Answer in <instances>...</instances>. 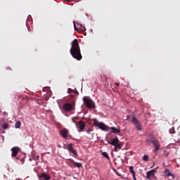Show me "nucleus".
Wrapping results in <instances>:
<instances>
[{"label": "nucleus", "instance_id": "c85d7f7f", "mask_svg": "<svg viewBox=\"0 0 180 180\" xmlns=\"http://www.w3.org/2000/svg\"><path fill=\"white\" fill-rule=\"evenodd\" d=\"M65 1L66 2H71V0H63Z\"/></svg>", "mask_w": 180, "mask_h": 180}, {"label": "nucleus", "instance_id": "a878e982", "mask_svg": "<svg viewBox=\"0 0 180 180\" xmlns=\"http://www.w3.org/2000/svg\"><path fill=\"white\" fill-rule=\"evenodd\" d=\"M20 161L21 164H24L25 163V159L24 158L20 159Z\"/></svg>", "mask_w": 180, "mask_h": 180}, {"label": "nucleus", "instance_id": "f3484780", "mask_svg": "<svg viewBox=\"0 0 180 180\" xmlns=\"http://www.w3.org/2000/svg\"><path fill=\"white\" fill-rule=\"evenodd\" d=\"M121 149H122V144L117 143V145H115L114 151L117 153V151H119V150H121Z\"/></svg>", "mask_w": 180, "mask_h": 180}, {"label": "nucleus", "instance_id": "a211bd4d", "mask_svg": "<svg viewBox=\"0 0 180 180\" xmlns=\"http://www.w3.org/2000/svg\"><path fill=\"white\" fill-rule=\"evenodd\" d=\"M165 175H167V176H172L174 178L173 174L169 172V169H165Z\"/></svg>", "mask_w": 180, "mask_h": 180}, {"label": "nucleus", "instance_id": "9d476101", "mask_svg": "<svg viewBox=\"0 0 180 180\" xmlns=\"http://www.w3.org/2000/svg\"><path fill=\"white\" fill-rule=\"evenodd\" d=\"M11 157H16L18 155V153H19V148L18 147H13L11 148Z\"/></svg>", "mask_w": 180, "mask_h": 180}, {"label": "nucleus", "instance_id": "393cba45", "mask_svg": "<svg viewBox=\"0 0 180 180\" xmlns=\"http://www.w3.org/2000/svg\"><path fill=\"white\" fill-rule=\"evenodd\" d=\"M72 92H74V91L72 89H68V93H69V94H72Z\"/></svg>", "mask_w": 180, "mask_h": 180}, {"label": "nucleus", "instance_id": "4468645a", "mask_svg": "<svg viewBox=\"0 0 180 180\" xmlns=\"http://www.w3.org/2000/svg\"><path fill=\"white\" fill-rule=\"evenodd\" d=\"M69 161L72 162V164H74V165H75V167H77V168H81L82 167V163L77 162L74 161V160H72V159H69Z\"/></svg>", "mask_w": 180, "mask_h": 180}, {"label": "nucleus", "instance_id": "2f4dec72", "mask_svg": "<svg viewBox=\"0 0 180 180\" xmlns=\"http://www.w3.org/2000/svg\"><path fill=\"white\" fill-rule=\"evenodd\" d=\"M73 122L75 123V124H76V126H77V122H75V121H74V120H73Z\"/></svg>", "mask_w": 180, "mask_h": 180}, {"label": "nucleus", "instance_id": "473e14b6", "mask_svg": "<svg viewBox=\"0 0 180 180\" xmlns=\"http://www.w3.org/2000/svg\"><path fill=\"white\" fill-rule=\"evenodd\" d=\"M17 158V160H19V158Z\"/></svg>", "mask_w": 180, "mask_h": 180}, {"label": "nucleus", "instance_id": "cd10ccee", "mask_svg": "<svg viewBox=\"0 0 180 180\" xmlns=\"http://www.w3.org/2000/svg\"><path fill=\"white\" fill-rule=\"evenodd\" d=\"M132 176L134 180H137V179L136 178V174H132Z\"/></svg>", "mask_w": 180, "mask_h": 180}, {"label": "nucleus", "instance_id": "bb28decb", "mask_svg": "<svg viewBox=\"0 0 180 180\" xmlns=\"http://www.w3.org/2000/svg\"><path fill=\"white\" fill-rule=\"evenodd\" d=\"M91 131H94V129L90 128L87 130V133H91Z\"/></svg>", "mask_w": 180, "mask_h": 180}, {"label": "nucleus", "instance_id": "423d86ee", "mask_svg": "<svg viewBox=\"0 0 180 180\" xmlns=\"http://www.w3.org/2000/svg\"><path fill=\"white\" fill-rule=\"evenodd\" d=\"M39 180H51V177L47 173L44 172L41 173L39 176H38Z\"/></svg>", "mask_w": 180, "mask_h": 180}, {"label": "nucleus", "instance_id": "ddd939ff", "mask_svg": "<svg viewBox=\"0 0 180 180\" xmlns=\"http://www.w3.org/2000/svg\"><path fill=\"white\" fill-rule=\"evenodd\" d=\"M79 129L80 131H84V129H85V122L81 120L79 122Z\"/></svg>", "mask_w": 180, "mask_h": 180}, {"label": "nucleus", "instance_id": "0eeeda50", "mask_svg": "<svg viewBox=\"0 0 180 180\" xmlns=\"http://www.w3.org/2000/svg\"><path fill=\"white\" fill-rule=\"evenodd\" d=\"M68 129L64 128L62 130L60 131V135L61 136V137H63V139H65L67 140V137H68Z\"/></svg>", "mask_w": 180, "mask_h": 180}, {"label": "nucleus", "instance_id": "1a4fd4ad", "mask_svg": "<svg viewBox=\"0 0 180 180\" xmlns=\"http://www.w3.org/2000/svg\"><path fill=\"white\" fill-rule=\"evenodd\" d=\"M68 150L70 153H72V154H74V155H76V156L78 155V153H77V151L74 150V148H72V143H69L68 145Z\"/></svg>", "mask_w": 180, "mask_h": 180}, {"label": "nucleus", "instance_id": "f257e3e1", "mask_svg": "<svg viewBox=\"0 0 180 180\" xmlns=\"http://www.w3.org/2000/svg\"><path fill=\"white\" fill-rule=\"evenodd\" d=\"M71 44L70 54L72 57L77 60V61H81V60H82V54H81V48L79 47L78 39H74Z\"/></svg>", "mask_w": 180, "mask_h": 180}, {"label": "nucleus", "instance_id": "f03ea898", "mask_svg": "<svg viewBox=\"0 0 180 180\" xmlns=\"http://www.w3.org/2000/svg\"><path fill=\"white\" fill-rule=\"evenodd\" d=\"M127 120H129V122H132L133 124H134L136 130L141 131V124H140V122L137 118H136L133 115H127Z\"/></svg>", "mask_w": 180, "mask_h": 180}, {"label": "nucleus", "instance_id": "f8f14e48", "mask_svg": "<svg viewBox=\"0 0 180 180\" xmlns=\"http://www.w3.org/2000/svg\"><path fill=\"white\" fill-rule=\"evenodd\" d=\"M111 133H114V134H120V128H116L115 127H110Z\"/></svg>", "mask_w": 180, "mask_h": 180}, {"label": "nucleus", "instance_id": "7ed1b4c3", "mask_svg": "<svg viewBox=\"0 0 180 180\" xmlns=\"http://www.w3.org/2000/svg\"><path fill=\"white\" fill-rule=\"evenodd\" d=\"M147 141L152 143L155 146V153L160 150V142L158 140L154 137L153 135H148Z\"/></svg>", "mask_w": 180, "mask_h": 180}, {"label": "nucleus", "instance_id": "39448f33", "mask_svg": "<svg viewBox=\"0 0 180 180\" xmlns=\"http://www.w3.org/2000/svg\"><path fill=\"white\" fill-rule=\"evenodd\" d=\"M94 124L96 127H99L101 130H103V131H109V127H108L106 124L102 122H98V120L96 118L94 119Z\"/></svg>", "mask_w": 180, "mask_h": 180}, {"label": "nucleus", "instance_id": "20e7f679", "mask_svg": "<svg viewBox=\"0 0 180 180\" xmlns=\"http://www.w3.org/2000/svg\"><path fill=\"white\" fill-rule=\"evenodd\" d=\"M83 102L84 105L86 106V108H87V109H95V103H94L91 98L84 97Z\"/></svg>", "mask_w": 180, "mask_h": 180}, {"label": "nucleus", "instance_id": "aec40b11", "mask_svg": "<svg viewBox=\"0 0 180 180\" xmlns=\"http://www.w3.org/2000/svg\"><path fill=\"white\" fill-rule=\"evenodd\" d=\"M129 172H131V174H132V175H136V172H134V168L133 167V166L129 167Z\"/></svg>", "mask_w": 180, "mask_h": 180}, {"label": "nucleus", "instance_id": "dca6fc26", "mask_svg": "<svg viewBox=\"0 0 180 180\" xmlns=\"http://www.w3.org/2000/svg\"><path fill=\"white\" fill-rule=\"evenodd\" d=\"M73 23H74V28L76 32H81V30H84V29H82V27H84L82 25H78L79 27H77V25H75V22H73Z\"/></svg>", "mask_w": 180, "mask_h": 180}, {"label": "nucleus", "instance_id": "2eb2a0df", "mask_svg": "<svg viewBox=\"0 0 180 180\" xmlns=\"http://www.w3.org/2000/svg\"><path fill=\"white\" fill-rule=\"evenodd\" d=\"M110 143L111 144V146H116V145L119 144V139L117 137L113 139L112 140V141L110 142Z\"/></svg>", "mask_w": 180, "mask_h": 180}, {"label": "nucleus", "instance_id": "4be33fe9", "mask_svg": "<svg viewBox=\"0 0 180 180\" xmlns=\"http://www.w3.org/2000/svg\"><path fill=\"white\" fill-rule=\"evenodd\" d=\"M143 161H148V156L147 155H143Z\"/></svg>", "mask_w": 180, "mask_h": 180}, {"label": "nucleus", "instance_id": "7c9ffc66", "mask_svg": "<svg viewBox=\"0 0 180 180\" xmlns=\"http://www.w3.org/2000/svg\"><path fill=\"white\" fill-rule=\"evenodd\" d=\"M4 115H7L6 112H4Z\"/></svg>", "mask_w": 180, "mask_h": 180}, {"label": "nucleus", "instance_id": "412c9836", "mask_svg": "<svg viewBox=\"0 0 180 180\" xmlns=\"http://www.w3.org/2000/svg\"><path fill=\"white\" fill-rule=\"evenodd\" d=\"M102 155H103L105 158H107V160H110V158L109 157V154H108V153L103 152L102 153Z\"/></svg>", "mask_w": 180, "mask_h": 180}, {"label": "nucleus", "instance_id": "6e6552de", "mask_svg": "<svg viewBox=\"0 0 180 180\" xmlns=\"http://www.w3.org/2000/svg\"><path fill=\"white\" fill-rule=\"evenodd\" d=\"M63 109L67 112H70V110H72V109H74V106L72 105V104H70L68 103H65L63 105Z\"/></svg>", "mask_w": 180, "mask_h": 180}, {"label": "nucleus", "instance_id": "c756f323", "mask_svg": "<svg viewBox=\"0 0 180 180\" xmlns=\"http://www.w3.org/2000/svg\"><path fill=\"white\" fill-rule=\"evenodd\" d=\"M116 86H119V83H115Z\"/></svg>", "mask_w": 180, "mask_h": 180}, {"label": "nucleus", "instance_id": "b1692460", "mask_svg": "<svg viewBox=\"0 0 180 180\" xmlns=\"http://www.w3.org/2000/svg\"><path fill=\"white\" fill-rule=\"evenodd\" d=\"M169 133H170V134H174L175 129H174V128L170 129H169Z\"/></svg>", "mask_w": 180, "mask_h": 180}, {"label": "nucleus", "instance_id": "6ab92c4d", "mask_svg": "<svg viewBox=\"0 0 180 180\" xmlns=\"http://www.w3.org/2000/svg\"><path fill=\"white\" fill-rule=\"evenodd\" d=\"M21 124H22V123L20 122V121L16 122H15V129H20Z\"/></svg>", "mask_w": 180, "mask_h": 180}, {"label": "nucleus", "instance_id": "9b49d317", "mask_svg": "<svg viewBox=\"0 0 180 180\" xmlns=\"http://www.w3.org/2000/svg\"><path fill=\"white\" fill-rule=\"evenodd\" d=\"M154 172H155V169H152V170H150L149 172H148L146 173V179H150L151 176H153V178H154L155 177Z\"/></svg>", "mask_w": 180, "mask_h": 180}, {"label": "nucleus", "instance_id": "5701e85b", "mask_svg": "<svg viewBox=\"0 0 180 180\" xmlns=\"http://www.w3.org/2000/svg\"><path fill=\"white\" fill-rule=\"evenodd\" d=\"M2 127H3V129H8V127H9V125L6 123L2 125Z\"/></svg>", "mask_w": 180, "mask_h": 180}]
</instances>
